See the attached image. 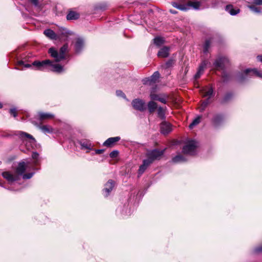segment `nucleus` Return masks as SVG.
<instances>
[{
  "mask_svg": "<svg viewBox=\"0 0 262 262\" xmlns=\"http://www.w3.org/2000/svg\"><path fill=\"white\" fill-rule=\"evenodd\" d=\"M32 65L36 67V70L40 71H51L58 73L64 71L62 66L58 63H53L49 60H45L42 61H35L32 63Z\"/></svg>",
  "mask_w": 262,
  "mask_h": 262,
  "instance_id": "nucleus-1",
  "label": "nucleus"
},
{
  "mask_svg": "<svg viewBox=\"0 0 262 262\" xmlns=\"http://www.w3.org/2000/svg\"><path fill=\"white\" fill-rule=\"evenodd\" d=\"M17 135L28 149L32 148L35 145L36 140L31 135L24 132L19 131Z\"/></svg>",
  "mask_w": 262,
  "mask_h": 262,
  "instance_id": "nucleus-2",
  "label": "nucleus"
},
{
  "mask_svg": "<svg viewBox=\"0 0 262 262\" xmlns=\"http://www.w3.org/2000/svg\"><path fill=\"white\" fill-rule=\"evenodd\" d=\"M68 45H63L60 49L58 53L56 50L53 48H50L49 50V53L51 56L55 59L56 61H60L65 58V53L68 49Z\"/></svg>",
  "mask_w": 262,
  "mask_h": 262,
  "instance_id": "nucleus-3",
  "label": "nucleus"
},
{
  "mask_svg": "<svg viewBox=\"0 0 262 262\" xmlns=\"http://www.w3.org/2000/svg\"><path fill=\"white\" fill-rule=\"evenodd\" d=\"M165 149L159 150L157 149L148 151L146 154L147 159L149 163L151 164L154 161L159 160L164 153Z\"/></svg>",
  "mask_w": 262,
  "mask_h": 262,
  "instance_id": "nucleus-4",
  "label": "nucleus"
},
{
  "mask_svg": "<svg viewBox=\"0 0 262 262\" xmlns=\"http://www.w3.org/2000/svg\"><path fill=\"white\" fill-rule=\"evenodd\" d=\"M172 6L181 11H187L189 9V7H193L195 10H198L201 6L200 2H190L187 5L178 4L176 2H172Z\"/></svg>",
  "mask_w": 262,
  "mask_h": 262,
  "instance_id": "nucleus-5",
  "label": "nucleus"
},
{
  "mask_svg": "<svg viewBox=\"0 0 262 262\" xmlns=\"http://www.w3.org/2000/svg\"><path fill=\"white\" fill-rule=\"evenodd\" d=\"M243 74L245 75V76L247 77L255 76L258 77L262 78V71L257 70L256 69H247L245 70L244 71L243 74L239 76V80H242L246 78V77L244 76Z\"/></svg>",
  "mask_w": 262,
  "mask_h": 262,
  "instance_id": "nucleus-6",
  "label": "nucleus"
},
{
  "mask_svg": "<svg viewBox=\"0 0 262 262\" xmlns=\"http://www.w3.org/2000/svg\"><path fill=\"white\" fill-rule=\"evenodd\" d=\"M196 146V142L194 140L190 141L183 147V152L185 154L192 155L195 152V149Z\"/></svg>",
  "mask_w": 262,
  "mask_h": 262,
  "instance_id": "nucleus-7",
  "label": "nucleus"
},
{
  "mask_svg": "<svg viewBox=\"0 0 262 262\" xmlns=\"http://www.w3.org/2000/svg\"><path fill=\"white\" fill-rule=\"evenodd\" d=\"M132 104L134 108L136 110L143 112L146 108L145 102L140 99H135L133 100Z\"/></svg>",
  "mask_w": 262,
  "mask_h": 262,
  "instance_id": "nucleus-8",
  "label": "nucleus"
},
{
  "mask_svg": "<svg viewBox=\"0 0 262 262\" xmlns=\"http://www.w3.org/2000/svg\"><path fill=\"white\" fill-rule=\"evenodd\" d=\"M160 77V74L158 72H155L153 75L143 80V83L145 84L151 85L152 83H156Z\"/></svg>",
  "mask_w": 262,
  "mask_h": 262,
  "instance_id": "nucleus-9",
  "label": "nucleus"
},
{
  "mask_svg": "<svg viewBox=\"0 0 262 262\" xmlns=\"http://www.w3.org/2000/svg\"><path fill=\"white\" fill-rule=\"evenodd\" d=\"M79 144L82 149L86 150V152H88L93 149V145L91 142L87 140H82L79 141Z\"/></svg>",
  "mask_w": 262,
  "mask_h": 262,
  "instance_id": "nucleus-10",
  "label": "nucleus"
},
{
  "mask_svg": "<svg viewBox=\"0 0 262 262\" xmlns=\"http://www.w3.org/2000/svg\"><path fill=\"white\" fill-rule=\"evenodd\" d=\"M161 132L162 134L167 135L172 130L171 125L167 122H164L161 124Z\"/></svg>",
  "mask_w": 262,
  "mask_h": 262,
  "instance_id": "nucleus-11",
  "label": "nucleus"
},
{
  "mask_svg": "<svg viewBox=\"0 0 262 262\" xmlns=\"http://www.w3.org/2000/svg\"><path fill=\"white\" fill-rule=\"evenodd\" d=\"M79 17L80 14L78 12L73 10H69L66 17L67 20H72L78 19Z\"/></svg>",
  "mask_w": 262,
  "mask_h": 262,
  "instance_id": "nucleus-12",
  "label": "nucleus"
},
{
  "mask_svg": "<svg viewBox=\"0 0 262 262\" xmlns=\"http://www.w3.org/2000/svg\"><path fill=\"white\" fill-rule=\"evenodd\" d=\"M120 140L119 137H111L107 139L103 144L104 146L110 147Z\"/></svg>",
  "mask_w": 262,
  "mask_h": 262,
  "instance_id": "nucleus-13",
  "label": "nucleus"
},
{
  "mask_svg": "<svg viewBox=\"0 0 262 262\" xmlns=\"http://www.w3.org/2000/svg\"><path fill=\"white\" fill-rule=\"evenodd\" d=\"M207 64V61H205V60L203 61L201 63V64H200V66L199 67L198 72L194 75V78L195 79H197L200 77L201 75L203 73L204 70L205 68V67H206Z\"/></svg>",
  "mask_w": 262,
  "mask_h": 262,
  "instance_id": "nucleus-14",
  "label": "nucleus"
},
{
  "mask_svg": "<svg viewBox=\"0 0 262 262\" xmlns=\"http://www.w3.org/2000/svg\"><path fill=\"white\" fill-rule=\"evenodd\" d=\"M115 184L114 182L112 180H110L105 185V188L104 189V190L106 192L105 196H107L108 195L110 192L112 190L113 187H114Z\"/></svg>",
  "mask_w": 262,
  "mask_h": 262,
  "instance_id": "nucleus-15",
  "label": "nucleus"
},
{
  "mask_svg": "<svg viewBox=\"0 0 262 262\" xmlns=\"http://www.w3.org/2000/svg\"><path fill=\"white\" fill-rule=\"evenodd\" d=\"M169 48L164 47L161 48L158 53V56L161 58H165L168 56Z\"/></svg>",
  "mask_w": 262,
  "mask_h": 262,
  "instance_id": "nucleus-16",
  "label": "nucleus"
},
{
  "mask_svg": "<svg viewBox=\"0 0 262 262\" xmlns=\"http://www.w3.org/2000/svg\"><path fill=\"white\" fill-rule=\"evenodd\" d=\"M202 95L203 97H208L210 98L213 94V90L212 88L206 87L203 89L201 91Z\"/></svg>",
  "mask_w": 262,
  "mask_h": 262,
  "instance_id": "nucleus-17",
  "label": "nucleus"
},
{
  "mask_svg": "<svg viewBox=\"0 0 262 262\" xmlns=\"http://www.w3.org/2000/svg\"><path fill=\"white\" fill-rule=\"evenodd\" d=\"M2 175L4 178L10 182H14L18 179L17 176H14L9 172H4L3 173Z\"/></svg>",
  "mask_w": 262,
  "mask_h": 262,
  "instance_id": "nucleus-18",
  "label": "nucleus"
},
{
  "mask_svg": "<svg viewBox=\"0 0 262 262\" xmlns=\"http://www.w3.org/2000/svg\"><path fill=\"white\" fill-rule=\"evenodd\" d=\"M26 169V164L24 162H20L16 169V172L18 175H22Z\"/></svg>",
  "mask_w": 262,
  "mask_h": 262,
  "instance_id": "nucleus-19",
  "label": "nucleus"
},
{
  "mask_svg": "<svg viewBox=\"0 0 262 262\" xmlns=\"http://www.w3.org/2000/svg\"><path fill=\"white\" fill-rule=\"evenodd\" d=\"M84 45V41L83 39L78 38L77 39L75 43V49L77 52H80L82 49Z\"/></svg>",
  "mask_w": 262,
  "mask_h": 262,
  "instance_id": "nucleus-20",
  "label": "nucleus"
},
{
  "mask_svg": "<svg viewBox=\"0 0 262 262\" xmlns=\"http://www.w3.org/2000/svg\"><path fill=\"white\" fill-rule=\"evenodd\" d=\"M38 127L43 133H51L53 132V128L50 125H37Z\"/></svg>",
  "mask_w": 262,
  "mask_h": 262,
  "instance_id": "nucleus-21",
  "label": "nucleus"
},
{
  "mask_svg": "<svg viewBox=\"0 0 262 262\" xmlns=\"http://www.w3.org/2000/svg\"><path fill=\"white\" fill-rule=\"evenodd\" d=\"M150 164L146 159L143 160V164L140 166L139 169V173L142 174Z\"/></svg>",
  "mask_w": 262,
  "mask_h": 262,
  "instance_id": "nucleus-22",
  "label": "nucleus"
},
{
  "mask_svg": "<svg viewBox=\"0 0 262 262\" xmlns=\"http://www.w3.org/2000/svg\"><path fill=\"white\" fill-rule=\"evenodd\" d=\"M226 10L232 15H235L239 12V9H234L232 5H227Z\"/></svg>",
  "mask_w": 262,
  "mask_h": 262,
  "instance_id": "nucleus-23",
  "label": "nucleus"
},
{
  "mask_svg": "<svg viewBox=\"0 0 262 262\" xmlns=\"http://www.w3.org/2000/svg\"><path fill=\"white\" fill-rule=\"evenodd\" d=\"M39 118L40 120L50 119L54 117V115L50 113L40 112L38 113Z\"/></svg>",
  "mask_w": 262,
  "mask_h": 262,
  "instance_id": "nucleus-24",
  "label": "nucleus"
},
{
  "mask_svg": "<svg viewBox=\"0 0 262 262\" xmlns=\"http://www.w3.org/2000/svg\"><path fill=\"white\" fill-rule=\"evenodd\" d=\"M44 34L49 38L53 39L56 38V35L55 32L51 29H46L44 31Z\"/></svg>",
  "mask_w": 262,
  "mask_h": 262,
  "instance_id": "nucleus-25",
  "label": "nucleus"
},
{
  "mask_svg": "<svg viewBox=\"0 0 262 262\" xmlns=\"http://www.w3.org/2000/svg\"><path fill=\"white\" fill-rule=\"evenodd\" d=\"M147 107L149 112L152 113L157 108V104L154 101H150L148 103Z\"/></svg>",
  "mask_w": 262,
  "mask_h": 262,
  "instance_id": "nucleus-26",
  "label": "nucleus"
},
{
  "mask_svg": "<svg viewBox=\"0 0 262 262\" xmlns=\"http://www.w3.org/2000/svg\"><path fill=\"white\" fill-rule=\"evenodd\" d=\"M226 61L227 59L225 58H220L215 60L214 65L216 68H221Z\"/></svg>",
  "mask_w": 262,
  "mask_h": 262,
  "instance_id": "nucleus-27",
  "label": "nucleus"
},
{
  "mask_svg": "<svg viewBox=\"0 0 262 262\" xmlns=\"http://www.w3.org/2000/svg\"><path fill=\"white\" fill-rule=\"evenodd\" d=\"M172 161L173 162L177 163V162H184L185 161L184 158L183 156L181 155H178L172 158Z\"/></svg>",
  "mask_w": 262,
  "mask_h": 262,
  "instance_id": "nucleus-28",
  "label": "nucleus"
},
{
  "mask_svg": "<svg viewBox=\"0 0 262 262\" xmlns=\"http://www.w3.org/2000/svg\"><path fill=\"white\" fill-rule=\"evenodd\" d=\"M201 121V117L199 116L196 117L195 119L193 120V121L192 122V123L189 125V127L190 129H192L193 128V127L197 124H198Z\"/></svg>",
  "mask_w": 262,
  "mask_h": 262,
  "instance_id": "nucleus-29",
  "label": "nucleus"
},
{
  "mask_svg": "<svg viewBox=\"0 0 262 262\" xmlns=\"http://www.w3.org/2000/svg\"><path fill=\"white\" fill-rule=\"evenodd\" d=\"M158 115L161 119L165 118V111L163 108L161 106L158 108Z\"/></svg>",
  "mask_w": 262,
  "mask_h": 262,
  "instance_id": "nucleus-30",
  "label": "nucleus"
},
{
  "mask_svg": "<svg viewBox=\"0 0 262 262\" xmlns=\"http://www.w3.org/2000/svg\"><path fill=\"white\" fill-rule=\"evenodd\" d=\"M211 43V40H210V39L206 40L205 41V44L204 45V53H206L208 52V49L210 47Z\"/></svg>",
  "mask_w": 262,
  "mask_h": 262,
  "instance_id": "nucleus-31",
  "label": "nucleus"
},
{
  "mask_svg": "<svg viewBox=\"0 0 262 262\" xmlns=\"http://www.w3.org/2000/svg\"><path fill=\"white\" fill-rule=\"evenodd\" d=\"M154 43L158 46H161L164 43V39L160 37H157L154 39Z\"/></svg>",
  "mask_w": 262,
  "mask_h": 262,
  "instance_id": "nucleus-32",
  "label": "nucleus"
},
{
  "mask_svg": "<svg viewBox=\"0 0 262 262\" xmlns=\"http://www.w3.org/2000/svg\"><path fill=\"white\" fill-rule=\"evenodd\" d=\"M162 94H156L153 93H151L150 94V97L152 101L153 100H159V98Z\"/></svg>",
  "mask_w": 262,
  "mask_h": 262,
  "instance_id": "nucleus-33",
  "label": "nucleus"
},
{
  "mask_svg": "<svg viewBox=\"0 0 262 262\" xmlns=\"http://www.w3.org/2000/svg\"><path fill=\"white\" fill-rule=\"evenodd\" d=\"M168 98V96L165 95V94H162L160 98H159V99L158 101H159L160 102L164 103V104H166V102H167V99Z\"/></svg>",
  "mask_w": 262,
  "mask_h": 262,
  "instance_id": "nucleus-34",
  "label": "nucleus"
},
{
  "mask_svg": "<svg viewBox=\"0 0 262 262\" xmlns=\"http://www.w3.org/2000/svg\"><path fill=\"white\" fill-rule=\"evenodd\" d=\"M35 7H39V0H29Z\"/></svg>",
  "mask_w": 262,
  "mask_h": 262,
  "instance_id": "nucleus-35",
  "label": "nucleus"
},
{
  "mask_svg": "<svg viewBox=\"0 0 262 262\" xmlns=\"http://www.w3.org/2000/svg\"><path fill=\"white\" fill-rule=\"evenodd\" d=\"M118 150H113L110 154V156L112 158H116L118 155Z\"/></svg>",
  "mask_w": 262,
  "mask_h": 262,
  "instance_id": "nucleus-36",
  "label": "nucleus"
},
{
  "mask_svg": "<svg viewBox=\"0 0 262 262\" xmlns=\"http://www.w3.org/2000/svg\"><path fill=\"white\" fill-rule=\"evenodd\" d=\"M33 174V172L29 173L28 174H24L23 175V178L24 179H29L32 178Z\"/></svg>",
  "mask_w": 262,
  "mask_h": 262,
  "instance_id": "nucleus-37",
  "label": "nucleus"
},
{
  "mask_svg": "<svg viewBox=\"0 0 262 262\" xmlns=\"http://www.w3.org/2000/svg\"><path fill=\"white\" fill-rule=\"evenodd\" d=\"M208 103H209V100L208 99H207L206 100L204 101L203 102V103L202 104L201 108V111H203L205 109V107L207 105Z\"/></svg>",
  "mask_w": 262,
  "mask_h": 262,
  "instance_id": "nucleus-38",
  "label": "nucleus"
},
{
  "mask_svg": "<svg viewBox=\"0 0 262 262\" xmlns=\"http://www.w3.org/2000/svg\"><path fill=\"white\" fill-rule=\"evenodd\" d=\"M116 95L118 96L122 97L124 98H125V94L123 93L122 91H121L120 90H118V91H116Z\"/></svg>",
  "mask_w": 262,
  "mask_h": 262,
  "instance_id": "nucleus-39",
  "label": "nucleus"
},
{
  "mask_svg": "<svg viewBox=\"0 0 262 262\" xmlns=\"http://www.w3.org/2000/svg\"><path fill=\"white\" fill-rule=\"evenodd\" d=\"M222 116L221 115H216L214 118V122L215 123H217L219 121L222 120Z\"/></svg>",
  "mask_w": 262,
  "mask_h": 262,
  "instance_id": "nucleus-40",
  "label": "nucleus"
},
{
  "mask_svg": "<svg viewBox=\"0 0 262 262\" xmlns=\"http://www.w3.org/2000/svg\"><path fill=\"white\" fill-rule=\"evenodd\" d=\"M10 113L13 116V117H16L17 116L16 110L15 108H11L10 110Z\"/></svg>",
  "mask_w": 262,
  "mask_h": 262,
  "instance_id": "nucleus-41",
  "label": "nucleus"
},
{
  "mask_svg": "<svg viewBox=\"0 0 262 262\" xmlns=\"http://www.w3.org/2000/svg\"><path fill=\"white\" fill-rule=\"evenodd\" d=\"M18 64L19 66L24 65L25 68H30L31 67V65L30 64H24V63L23 61H19L18 62Z\"/></svg>",
  "mask_w": 262,
  "mask_h": 262,
  "instance_id": "nucleus-42",
  "label": "nucleus"
},
{
  "mask_svg": "<svg viewBox=\"0 0 262 262\" xmlns=\"http://www.w3.org/2000/svg\"><path fill=\"white\" fill-rule=\"evenodd\" d=\"M262 252V245L254 249V252L258 253Z\"/></svg>",
  "mask_w": 262,
  "mask_h": 262,
  "instance_id": "nucleus-43",
  "label": "nucleus"
},
{
  "mask_svg": "<svg viewBox=\"0 0 262 262\" xmlns=\"http://www.w3.org/2000/svg\"><path fill=\"white\" fill-rule=\"evenodd\" d=\"M38 157H39V154L37 152H33V154L32 155V157L33 159L37 160Z\"/></svg>",
  "mask_w": 262,
  "mask_h": 262,
  "instance_id": "nucleus-44",
  "label": "nucleus"
},
{
  "mask_svg": "<svg viewBox=\"0 0 262 262\" xmlns=\"http://www.w3.org/2000/svg\"><path fill=\"white\" fill-rule=\"evenodd\" d=\"M249 8H250V9L251 10H252L254 12H260L259 10H258V9L257 7H255L254 6H250Z\"/></svg>",
  "mask_w": 262,
  "mask_h": 262,
  "instance_id": "nucleus-45",
  "label": "nucleus"
},
{
  "mask_svg": "<svg viewBox=\"0 0 262 262\" xmlns=\"http://www.w3.org/2000/svg\"><path fill=\"white\" fill-rule=\"evenodd\" d=\"M254 3L257 5H262V0H253Z\"/></svg>",
  "mask_w": 262,
  "mask_h": 262,
  "instance_id": "nucleus-46",
  "label": "nucleus"
},
{
  "mask_svg": "<svg viewBox=\"0 0 262 262\" xmlns=\"http://www.w3.org/2000/svg\"><path fill=\"white\" fill-rule=\"evenodd\" d=\"M104 152V149H96L95 150V153L97 154H100Z\"/></svg>",
  "mask_w": 262,
  "mask_h": 262,
  "instance_id": "nucleus-47",
  "label": "nucleus"
},
{
  "mask_svg": "<svg viewBox=\"0 0 262 262\" xmlns=\"http://www.w3.org/2000/svg\"><path fill=\"white\" fill-rule=\"evenodd\" d=\"M172 64V61H169L166 63V68L169 67Z\"/></svg>",
  "mask_w": 262,
  "mask_h": 262,
  "instance_id": "nucleus-48",
  "label": "nucleus"
},
{
  "mask_svg": "<svg viewBox=\"0 0 262 262\" xmlns=\"http://www.w3.org/2000/svg\"><path fill=\"white\" fill-rule=\"evenodd\" d=\"M169 12L172 14H176L177 13L176 11L173 10H170Z\"/></svg>",
  "mask_w": 262,
  "mask_h": 262,
  "instance_id": "nucleus-49",
  "label": "nucleus"
},
{
  "mask_svg": "<svg viewBox=\"0 0 262 262\" xmlns=\"http://www.w3.org/2000/svg\"><path fill=\"white\" fill-rule=\"evenodd\" d=\"M257 59H258V60H259L260 61L262 62V55L258 56H257Z\"/></svg>",
  "mask_w": 262,
  "mask_h": 262,
  "instance_id": "nucleus-50",
  "label": "nucleus"
},
{
  "mask_svg": "<svg viewBox=\"0 0 262 262\" xmlns=\"http://www.w3.org/2000/svg\"><path fill=\"white\" fill-rule=\"evenodd\" d=\"M229 96V95H226V97H225V99L227 100L228 99V96Z\"/></svg>",
  "mask_w": 262,
  "mask_h": 262,
  "instance_id": "nucleus-51",
  "label": "nucleus"
},
{
  "mask_svg": "<svg viewBox=\"0 0 262 262\" xmlns=\"http://www.w3.org/2000/svg\"><path fill=\"white\" fill-rule=\"evenodd\" d=\"M2 104L0 103V108H2Z\"/></svg>",
  "mask_w": 262,
  "mask_h": 262,
  "instance_id": "nucleus-52",
  "label": "nucleus"
}]
</instances>
